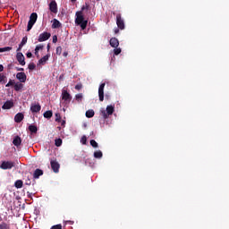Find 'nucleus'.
<instances>
[{"mask_svg": "<svg viewBox=\"0 0 229 229\" xmlns=\"http://www.w3.org/2000/svg\"><path fill=\"white\" fill-rule=\"evenodd\" d=\"M119 28L114 30V33H118Z\"/></svg>", "mask_w": 229, "mask_h": 229, "instance_id": "54", "label": "nucleus"}, {"mask_svg": "<svg viewBox=\"0 0 229 229\" xmlns=\"http://www.w3.org/2000/svg\"><path fill=\"white\" fill-rule=\"evenodd\" d=\"M33 55L31 52L27 53V58H32Z\"/></svg>", "mask_w": 229, "mask_h": 229, "instance_id": "48", "label": "nucleus"}, {"mask_svg": "<svg viewBox=\"0 0 229 229\" xmlns=\"http://www.w3.org/2000/svg\"><path fill=\"white\" fill-rule=\"evenodd\" d=\"M35 55L37 56V58H39L38 46H36Z\"/></svg>", "mask_w": 229, "mask_h": 229, "instance_id": "44", "label": "nucleus"}, {"mask_svg": "<svg viewBox=\"0 0 229 229\" xmlns=\"http://www.w3.org/2000/svg\"><path fill=\"white\" fill-rule=\"evenodd\" d=\"M64 124H65V121H63V123H62V126H64Z\"/></svg>", "mask_w": 229, "mask_h": 229, "instance_id": "55", "label": "nucleus"}, {"mask_svg": "<svg viewBox=\"0 0 229 229\" xmlns=\"http://www.w3.org/2000/svg\"><path fill=\"white\" fill-rule=\"evenodd\" d=\"M81 143H82V145H87V136H82L81 139Z\"/></svg>", "mask_w": 229, "mask_h": 229, "instance_id": "37", "label": "nucleus"}, {"mask_svg": "<svg viewBox=\"0 0 229 229\" xmlns=\"http://www.w3.org/2000/svg\"><path fill=\"white\" fill-rule=\"evenodd\" d=\"M62 51H63L62 46H58L56 47V55H62Z\"/></svg>", "mask_w": 229, "mask_h": 229, "instance_id": "41", "label": "nucleus"}, {"mask_svg": "<svg viewBox=\"0 0 229 229\" xmlns=\"http://www.w3.org/2000/svg\"><path fill=\"white\" fill-rule=\"evenodd\" d=\"M16 79H18V81H20L21 84H23L24 82H26L27 75H26L25 72H23V70L21 72H18V73H16Z\"/></svg>", "mask_w": 229, "mask_h": 229, "instance_id": "6", "label": "nucleus"}, {"mask_svg": "<svg viewBox=\"0 0 229 229\" xmlns=\"http://www.w3.org/2000/svg\"><path fill=\"white\" fill-rule=\"evenodd\" d=\"M23 88H24V84H21V81L14 82V90L15 91H21V89H23Z\"/></svg>", "mask_w": 229, "mask_h": 229, "instance_id": "18", "label": "nucleus"}, {"mask_svg": "<svg viewBox=\"0 0 229 229\" xmlns=\"http://www.w3.org/2000/svg\"><path fill=\"white\" fill-rule=\"evenodd\" d=\"M36 64L35 63H30L29 64V70H35Z\"/></svg>", "mask_w": 229, "mask_h": 229, "instance_id": "40", "label": "nucleus"}, {"mask_svg": "<svg viewBox=\"0 0 229 229\" xmlns=\"http://www.w3.org/2000/svg\"><path fill=\"white\" fill-rule=\"evenodd\" d=\"M29 199H32V193L30 191H27Z\"/></svg>", "mask_w": 229, "mask_h": 229, "instance_id": "49", "label": "nucleus"}, {"mask_svg": "<svg viewBox=\"0 0 229 229\" xmlns=\"http://www.w3.org/2000/svg\"><path fill=\"white\" fill-rule=\"evenodd\" d=\"M55 143L56 147H62V143H63L62 138H56V140H55Z\"/></svg>", "mask_w": 229, "mask_h": 229, "instance_id": "30", "label": "nucleus"}, {"mask_svg": "<svg viewBox=\"0 0 229 229\" xmlns=\"http://www.w3.org/2000/svg\"><path fill=\"white\" fill-rule=\"evenodd\" d=\"M14 186L16 188H22L23 187V182L22 180H17L14 183Z\"/></svg>", "mask_w": 229, "mask_h": 229, "instance_id": "27", "label": "nucleus"}, {"mask_svg": "<svg viewBox=\"0 0 229 229\" xmlns=\"http://www.w3.org/2000/svg\"><path fill=\"white\" fill-rule=\"evenodd\" d=\"M2 219H3V218H2V216H0V225H1V221H2Z\"/></svg>", "mask_w": 229, "mask_h": 229, "instance_id": "57", "label": "nucleus"}, {"mask_svg": "<svg viewBox=\"0 0 229 229\" xmlns=\"http://www.w3.org/2000/svg\"><path fill=\"white\" fill-rule=\"evenodd\" d=\"M72 1V3H76V0H71Z\"/></svg>", "mask_w": 229, "mask_h": 229, "instance_id": "56", "label": "nucleus"}, {"mask_svg": "<svg viewBox=\"0 0 229 229\" xmlns=\"http://www.w3.org/2000/svg\"><path fill=\"white\" fill-rule=\"evenodd\" d=\"M50 165L54 173H59L60 171V163L57 160H50Z\"/></svg>", "mask_w": 229, "mask_h": 229, "instance_id": "8", "label": "nucleus"}, {"mask_svg": "<svg viewBox=\"0 0 229 229\" xmlns=\"http://www.w3.org/2000/svg\"><path fill=\"white\" fill-rule=\"evenodd\" d=\"M109 44L112 47H114V49H116V47H118L120 42L116 37H112L110 38Z\"/></svg>", "mask_w": 229, "mask_h": 229, "instance_id": "14", "label": "nucleus"}, {"mask_svg": "<svg viewBox=\"0 0 229 229\" xmlns=\"http://www.w3.org/2000/svg\"><path fill=\"white\" fill-rule=\"evenodd\" d=\"M90 145L93 147V148H98V143L96 141V140H90Z\"/></svg>", "mask_w": 229, "mask_h": 229, "instance_id": "31", "label": "nucleus"}, {"mask_svg": "<svg viewBox=\"0 0 229 229\" xmlns=\"http://www.w3.org/2000/svg\"><path fill=\"white\" fill-rule=\"evenodd\" d=\"M116 25L121 30L125 29L124 20H123L121 13L116 14Z\"/></svg>", "mask_w": 229, "mask_h": 229, "instance_id": "4", "label": "nucleus"}, {"mask_svg": "<svg viewBox=\"0 0 229 229\" xmlns=\"http://www.w3.org/2000/svg\"><path fill=\"white\" fill-rule=\"evenodd\" d=\"M13 47H0V53H4L6 51H11Z\"/></svg>", "mask_w": 229, "mask_h": 229, "instance_id": "34", "label": "nucleus"}, {"mask_svg": "<svg viewBox=\"0 0 229 229\" xmlns=\"http://www.w3.org/2000/svg\"><path fill=\"white\" fill-rule=\"evenodd\" d=\"M30 19H31L32 27H34V25H35V23H36V21L38 20L37 13H31Z\"/></svg>", "mask_w": 229, "mask_h": 229, "instance_id": "21", "label": "nucleus"}, {"mask_svg": "<svg viewBox=\"0 0 229 229\" xmlns=\"http://www.w3.org/2000/svg\"><path fill=\"white\" fill-rule=\"evenodd\" d=\"M33 29L32 26V19H31V15L30 16V20H29V23H28V27H27V31H30Z\"/></svg>", "mask_w": 229, "mask_h": 229, "instance_id": "29", "label": "nucleus"}, {"mask_svg": "<svg viewBox=\"0 0 229 229\" xmlns=\"http://www.w3.org/2000/svg\"><path fill=\"white\" fill-rule=\"evenodd\" d=\"M23 119H24V114H22V113H18L14 116V122L17 123H21L23 121Z\"/></svg>", "mask_w": 229, "mask_h": 229, "instance_id": "15", "label": "nucleus"}, {"mask_svg": "<svg viewBox=\"0 0 229 229\" xmlns=\"http://www.w3.org/2000/svg\"><path fill=\"white\" fill-rule=\"evenodd\" d=\"M1 132H2V129H0V134H1Z\"/></svg>", "mask_w": 229, "mask_h": 229, "instance_id": "58", "label": "nucleus"}, {"mask_svg": "<svg viewBox=\"0 0 229 229\" xmlns=\"http://www.w3.org/2000/svg\"><path fill=\"white\" fill-rule=\"evenodd\" d=\"M44 117L46 119H51L53 117V112L52 110H47V112L44 113Z\"/></svg>", "mask_w": 229, "mask_h": 229, "instance_id": "23", "label": "nucleus"}, {"mask_svg": "<svg viewBox=\"0 0 229 229\" xmlns=\"http://www.w3.org/2000/svg\"><path fill=\"white\" fill-rule=\"evenodd\" d=\"M82 88H83V86H82L81 83L76 84V86H75V89H77L78 91H80L81 89H82Z\"/></svg>", "mask_w": 229, "mask_h": 229, "instance_id": "43", "label": "nucleus"}, {"mask_svg": "<svg viewBox=\"0 0 229 229\" xmlns=\"http://www.w3.org/2000/svg\"><path fill=\"white\" fill-rule=\"evenodd\" d=\"M13 106H14L13 101L8 99L4 103V105L2 106V108L4 110H10L11 108H13Z\"/></svg>", "mask_w": 229, "mask_h": 229, "instance_id": "13", "label": "nucleus"}, {"mask_svg": "<svg viewBox=\"0 0 229 229\" xmlns=\"http://www.w3.org/2000/svg\"><path fill=\"white\" fill-rule=\"evenodd\" d=\"M15 162L13 160H4L0 165L1 169L6 170V169H13V167H15Z\"/></svg>", "mask_w": 229, "mask_h": 229, "instance_id": "3", "label": "nucleus"}, {"mask_svg": "<svg viewBox=\"0 0 229 229\" xmlns=\"http://www.w3.org/2000/svg\"><path fill=\"white\" fill-rule=\"evenodd\" d=\"M105 86H106V82H103L102 84H100L99 88H98V98L100 99V101H104V98H105Z\"/></svg>", "mask_w": 229, "mask_h": 229, "instance_id": "10", "label": "nucleus"}, {"mask_svg": "<svg viewBox=\"0 0 229 229\" xmlns=\"http://www.w3.org/2000/svg\"><path fill=\"white\" fill-rule=\"evenodd\" d=\"M62 99H64V101L65 103H71V101L72 99V96L70 95V93H68V91L66 89H63L62 90Z\"/></svg>", "mask_w": 229, "mask_h": 229, "instance_id": "5", "label": "nucleus"}, {"mask_svg": "<svg viewBox=\"0 0 229 229\" xmlns=\"http://www.w3.org/2000/svg\"><path fill=\"white\" fill-rule=\"evenodd\" d=\"M75 99L79 102L82 101L83 99V95L82 93H78V95L75 96Z\"/></svg>", "mask_w": 229, "mask_h": 229, "instance_id": "35", "label": "nucleus"}, {"mask_svg": "<svg viewBox=\"0 0 229 229\" xmlns=\"http://www.w3.org/2000/svg\"><path fill=\"white\" fill-rule=\"evenodd\" d=\"M29 130L30 131V132H34V133L38 132L37 125H29Z\"/></svg>", "mask_w": 229, "mask_h": 229, "instance_id": "28", "label": "nucleus"}, {"mask_svg": "<svg viewBox=\"0 0 229 229\" xmlns=\"http://www.w3.org/2000/svg\"><path fill=\"white\" fill-rule=\"evenodd\" d=\"M62 27V23H60L59 20L55 18L54 22L52 23V29H60Z\"/></svg>", "mask_w": 229, "mask_h": 229, "instance_id": "20", "label": "nucleus"}, {"mask_svg": "<svg viewBox=\"0 0 229 229\" xmlns=\"http://www.w3.org/2000/svg\"><path fill=\"white\" fill-rule=\"evenodd\" d=\"M38 52H39L40 50L44 49L43 44H38Z\"/></svg>", "mask_w": 229, "mask_h": 229, "instance_id": "47", "label": "nucleus"}, {"mask_svg": "<svg viewBox=\"0 0 229 229\" xmlns=\"http://www.w3.org/2000/svg\"><path fill=\"white\" fill-rule=\"evenodd\" d=\"M7 82V77L4 73H0V83L5 84Z\"/></svg>", "mask_w": 229, "mask_h": 229, "instance_id": "24", "label": "nucleus"}, {"mask_svg": "<svg viewBox=\"0 0 229 229\" xmlns=\"http://www.w3.org/2000/svg\"><path fill=\"white\" fill-rule=\"evenodd\" d=\"M94 157L95 158H102L103 152L101 150H97L96 152H94Z\"/></svg>", "mask_w": 229, "mask_h": 229, "instance_id": "26", "label": "nucleus"}, {"mask_svg": "<svg viewBox=\"0 0 229 229\" xmlns=\"http://www.w3.org/2000/svg\"><path fill=\"white\" fill-rule=\"evenodd\" d=\"M16 60L20 64H22V66L26 64L25 56L22 53H17Z\"/></svg>", "mask_w": 229, "mask_h": 229, "instance_id": "12", "label": "nucleus"}, {"mask_svg": "<svg viewBox=\"0 0 229 229\" xmlns=\"http://www.w3.org/2000/svg\"><path fill=\"white\" fill-rule=\"evenodd\" d=\"M28 42V37L25 36L23 37L22 40H21V47H23V46H25V44H27Z\"/></svg>", "mask_w": 229, "mask_h": 229, "instance_id": "39", "label": "nucleus"}, {"mask_svg": "<svg viewBox=\"0 0 229 229\" xmlns=\"http://www.w3.org/2000/svg\"><path fill=\"white\" fill-rule=\"evenodd\" d=\"M119 46H117V47H115V49L114 50V54L115 55H120L121 53H122V49H121V47H118Z\"/></svg>", "mask_w": 229, "mask_h": 229, "instance_id": "36", "label": "nucleus"}, {"mask_svg": "<svg viewBox=\"0 0 229 229\" xmlns=\"http://www.w3.org/2000/svg\"><path fill=\"white\" fill-rule=\"evenodd\" d=\"M50 50V44H47V51Z\"/></svg>", "mask_w": 229, "mask_h": 229, "instance_id": "53", "label": "nucleus"}, {"mask_svg": "<svg viewBox=\"0 0 229 229\" xmlns=\"http://www.w3.org/2000/svg\"><path fill=\"white\" fill-rule=\"evenodd\" d=\"M49 58H50V55H49V54H48V55H46L45 56H43V58H41V59L38 61V64H46L47 62H48Z\"/></svg>", "mask_w": 229, "mask_h": 229, "instance_id": "19", "label": "nucleus"}, {"mask_svg": "<svg viewBox=\"0 0 229 229\" xmlns=\"http://www.w3.org/2000/svg\"><path fill=\"white\" fill-rule=\"evenodd\" d=\"M114 109H115L114 105H107L106 111L102 110L101 112L104 119H108L109 115H113Z\"/></svg>", "mask_w": 229, "mask_h": 229, "instance_id": "2", "label": "nucleus"}, {"mask_svg": "<svg viewBox=\"0 0 229 229\" xmlns=\"http://www.w3.org/2000/svg\"><path fill=\"white\" fill-rule=\"evenodd\" d=\"M44 174V171L42 169H36L33 173V182H32V185H35L36 183V180H38V178H40V176H42Z\"/></svg>", "mask_w": 229, "mask_h": 229, "instance_id": "7", "label": "nucleus"}, {"mask_svg": "<svg viewBox=\"0 0 229 229\" xmlns=\"http://www.w3.org/2000/svg\"><path fill=\"white\" fill-rule=\"evenodd\" d=\"M55 122L56 123H60L62 121V117L60 115V114H55Z\"/></svg>", "mask_w": 229, "mask_h": 229, "instance_id": "42", "label": "nucleus"}, {"mask_svg": "<svg viewBox=\"0 0 229 229\" xmlns=\"http://www.w3.org/2000/svg\"><path fill=\"white\" fill-rule=\"evenodd\" d=\"M49 10L51 11V13H54L55 14L58 13L56 0H51V2L49 3Z\"/></svg>", "mask_w": 229, "mask_h": 229, "instance_id": "9", "label": "nucleus"}, {"mask_svg": "<svg viewBox=\"0 0 229 229\" xmlns=\"http://www.w3.org/2000/svg\"><path fill=\"white\" fill-rule=\"evenodd\" d=\"M30 110L32 113H38L41 110V105L39 103L38 105H31Z\"/></svg>", "mask_w": 229, "mask_h": 229, "instance_id": "17", "label": "nucleus"}, {"mask_svg": "<svg viewBox=\"0 0 229 229\" xmlns=\"http://www.w3.org/2000/svg\"><path fill=\"white\" fill-rule=\"evenodd\" d=\"M17 70H18L19 72H21L22 70H24V68H17Z\"/></svg>", "mask_w": 229, "mask_h": 229, "instance_id": "52", "label": "nucleus"}, {"mask_svg": "<svg viewBox=\"0 0 229 229\" xmlns=\"http://www.w3.org/2000/svg\"><path fill=\"white\" fill-rule=\"evenodd\" d=\"M0 229H11V226L5 221H1V223H0Z\"/></svg>", "mask_w": 229, "mask_h": 229, "instance_id": "22", "label": "nucleus"}, {"mask_svg": "<svg viewBox=\"0 0 229 229\" xmlns=\"http://www.w3.org/2000/svg\"><path fill=\"white\" fill-rule=\"evenodd\" d=\"M50 229H63L62 224L54 225Z\"/></svg>", "mask_w": 229, "mask_h": 229, "instance_id": "38", "label": "nucleus"}, {"mask_svg": "<svg viewBox=\"0 0 229 229\" xmlns=\"http://www.w3.org/2000/svg\"><path fill=\"white\" fill-rule=\"evenodd\" d=\"M50 37H51L50 32L40 33V35L38 37V42H44L46 40H48V38H50Z\"/></svg>", "mask_w": 229, "mask_h": 229, "instance_id": "11", "label": "nucleus"}, {"mask_svg": "<svg viewBox=\"0 0 229 229\" xmlns=\"http://www.w3.org/2000/svg\"><path fill=\"white\" fill-rule=\"evenodd\" d=\"M21 49H22V46H21V42L20 46L17 48V53H21Z\"/></svg>", "mask_w": 229, "mask_h": 229, "instance_id": "46", "label": "nucleus"}, {"mask_svg": "<svg viewBox=\"0 0 229 229\" xmlns=\"http://www.w3.org/2000/svg\"><path fill=\"white\" fill-rule=\"evenodd\" d=\"M90 6L88 2L81 6V11H77L75 13V24L80 25L81 30H85L87 29V25L89 23V20H85L84 13H88L89 11Z\"/></svg>", "mask_w": 229, "mask_h": 229, "instance_id": "1", "label": "nucleus"}, {"mask_svg": "<svg viewBox=\"0 0 229 229\" xmlns=\"http://www.w3.org/2000/svg\"><path fill=\"white\" fill-rule=\"evenodd\" d=\"M95 115V112L94 110H87L86 112V117H88L89 119L94 117Z\"/></svg>", "mask_w": 229, "mask_h": 229, "instance_id": "25", "label": "nucleus"}, {"mask_svg": "<svg viewBox=\"0 0 229 229\" xmlns=\"http://www.w3.org/2000/svg\"><path fill=\"white\" fill-rule=\"evenodd\" d=\"M13 143L15 147H20L21 145V136H15L13 140Z\"/></svg>", "mask_w": 229, "mask_h": 229, "instance_id": "16", "label": "nucleus"}, {"mask_svg": "<svg viewBox=\"0 0 229 229\" xmlns=\"http://www.w3.org/2000/svg\"><path fill=\"white\" fill-rule=\"evenodd\" d=\"M52 40H53V42H54V43H56V42H57V40H58V37H57V35H53V37H52Z\"/></svg>", "mask_w": 229, "mask_h": 229, "instance_id": "45", "label": "nucleus"}, {"mask_svg": "<svg viewBox=\"0 0 229 229\" xmlns=\"http://www.w3.org/2000/svg\"><path fill=\"white\" fill-rule=\"evenodd\" d=\"M25 185H32V176H28L25 180Z\"/></svg>", "mask_w": 229, "mask_h": 229, "instance_id": "33", "label": "nucleus"}, {"mask_svg": "<svg viewBox=\"0 0 229 229\" xmlns=\"http://www.w3.org/2000/svg\"><path fill=\"white\" fill-rule=\"evenodd\" d=\"M4 64H0V72H4Z\"/></svg>", "mask_w": 229, "mask_h": 229, "instance_id": "50", "label": "nucleus"}, {"mask_svg": "<svg viewBox=\"0 0 229 229\" xmlns=\"http://www.w3.org/2000/svg\"><path fill=\"white\" fill-rule=\"evenodd\" d=\"M64 57L68 56V53H67V52H64Z\"/></svg>", "mask_w": 229, "mask_h": 229, "instance_id": "51", "label": "nucleus"}, {"mask_svg": "<svg viewBox=\"0 0 229 229\" xmlns=\"http://www.w3.org/2000/svg\"><path fill=\"white\" fill-rule=\"evenodd\" d=\"M11 86H14L15 87V81L14 80L10 79L8 83L5 84V88H10Z\"/></svg>", "mask_w": 229, "mask_h": 229, "instance_id": "32", "label": "nucleus"}]
</instances>
